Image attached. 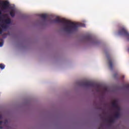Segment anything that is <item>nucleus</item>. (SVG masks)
<instances>
[{
	"label": "nucleus",
	"instance_id": "f257e3e1",
	"mask_svg": "<svg viewBox=\"0 0 129 129\" xmlns=\"http://www.w3.org/2000/svg\"><path fill=\"white\" fill-rule=\"evenodd\" d=\"M56 23H59L60 24V30L64 33H72L78 27V26L82 27V25H79L73 22H69L65 20H61L59 17H57L55 20Z\"/></svg>",
	"mask_w": 129,
	"mask_h": 129
},
{
	"label": "nucleus",
	"instance_id": "f03ea898",
	"mask_svg": "<svg viewBox=\"0 0 129 129\" xmlns=\"http://www.w3.org/2000/svg\"><path fill=\"white\" fill-rule=\"evenodd\" d=\"M113 106L115 109L114 117L117 118V117H119V115H120V106L116 101H114L113 103Z\"/></svg>",
	"mask_w": 129,
	"mask_h": 129
},
{
	"label": "nucleus",
	"instance_id": "7ed1b4c3",
	"mask_svg": "<svg viewBox=\"0 0 129 129\" xmlns=\"http://www.w3.org/2000/svg\"><path fill=\"white\" fill-rule=\"evenodd\" d=\"M118 35L120 36H124L127 38V40H129V33L127 32V31L125 29V28H121L119 31L118 32Z\"/></svg>",
	"mask_w": 129,
	"mask_h": 129
},
{
	"label": "nucleus",
	"instance_id": "20e7f679",
	"mask_svg": "<svg viewBox=\"0 0 129 129\" xmlns=\"http://www.w3.org/2000/svg\"><path fill=\"white\" fill-rule=\"evenodd\" d=\"M3 118V116H2V114H0V128H3L5 125H7L8 124V120H6L4 122H2L1 120Z\"/></svg>",
	"mask_w": 129,
	"mask_h": 129
},
{
	"label": "nucleus",
	"instance_id": "39448f33",
	"mask_svg": "<svg viewBox=\"0 0 129 129\" xmlns=\"http://www.w3.org/2000/svg\"><path fill=\"white\" fill-rule=\"evenodd\" d=\"M3 46H4V40L0 39V47H3Z\"/></svg>",
	"mask_w": 129,
	"mask_h": 129
},
{
	"label": "nucleus",
	"instance_id": "423d86ee",
	"mask_svg": "<svg viewBox=\"0 0 129 129\" xmlns=\"http://www.w3.org/2000/svg\"><path fill=\"white\" fill-rule=\"evenodd\" d=\"M5 64H3V63H1V64H0V68H1V69H5Z\"/></svg>",
	"mask_w": 129,
	"mask_h": 129
},
{
	"label": "nucleus",
	"instance_id": "0eeeda50",
	"mask_svg": "<svg viewBox=\"0 0 129 129\" xmlns=\"http://www.w3.org/2000/svg\"><path fill=\"white\" fill-rule=\"evenodd\" d=\"M48 15H47L46 14H43L41 15L42 18H43L45 19V18H47Z\"/></svg>",
	"mask_w": 129,
	"mask_h": 129
},
{
	"label": "nucleus",
	"instance_id": "6e6552de",
	"mask_svg": "<svg viewBox=\"0 0 129 129\" xmlns=\"http://www.w3.org/2000/svg\"><path fill=\"white\" fill-rule=\"evenodd\" d=\"M108 64L110 67H111V65H112V62L111 61V60H109Z\"/></svg>",
	"mask_w": 129,
	"mask_h": 129
},
{
	"label": "nucleus",
	"instance_id": "1a4fd4ad",
	"mask_svg": "<svg viewBox=\"0 0 129 129\" xmlns=\"http://www.w3.org/2000/svg\"><path fill=\"white\" fill-rule=\"evenodd\" d=\"M121 78H124V75L122 76Z\"/></svg>",
	"mask_w": 129,
	"mask_h": 129
}]
</instances>
